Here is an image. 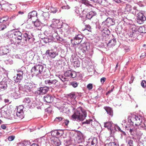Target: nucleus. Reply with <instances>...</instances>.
<instances>
[{
	"mask_svg": "<svg viewBox=\"0 0 146 146\" xmlns=\"http://www.w3.org/2000/svg\"><path fill=\"white\" fill-rule=\"evenodd\" d=\"M74 140L75 141V143H74V145L76 144L80 143H82L83 140V136L82 134L80 133L77 135L75 139H74Z\"/></svg>",
	"mask_w": 146,
	"mask_h": 146,
	"instance_id": "obj_20",
	"label": "nucleus"
},
{
	"mask_svg": "<svg viewBox=\"0 0 146 146\" xmlns=\"http://www.w3.org/2000/svg\"><path fill=\"white\" fill-rule=\"evenodd\" d=\"M49 88L46 86L43 87H40L38 88L37 90L36 91L35 93L39 95H43L46 94L49 90Z\"/></svg>",
	"mask_w": 146,
	"mask_h": 146,
	"instance_id": "obj_6",
	"label": "nucleus"
},
{
	"mask_svg": "<svg viewBox=\"0 0 146 146\" xmlns=\"http://www.w3.org/2000/svg\"><path fill=\"white\" fill-rule=\"evenodd\" d=\"M75 14L77 16H78L80 15V12L78 10V8L75 7Z\"/></svg>",
	"mask_w": 146,
	"mask_h": 146,
	"instance_id": "obj_59",
	"label": "nucleus"
},
{
	"mask_svg": "<svg viewBox=\"0 0 146 146\" xmlns=\"http://www.w3.org/2000/svg\"><path fill=\"white\" fill-rule=\"evenodd\" d=\"M11 5L8 3H5L1 4V10H3L5 11H7L9 10L10 6Z\"/></svg>",
	"mask_w": 146,
	"mask_h": 146,
	"instance_id": "obj_29",
	"label": "nucleus"
},
{
	"mask_svg": "<svg viewBox=\"0 0 146 146\" xmlns=\"http://www.w3.org/2000/svg\"><path fill=\"white\" fill-rule=\"evenodd\" d=\"M12 27L14 28L12 30V31L14 30H18L19 28L17 25L15 23L13 24Z\"/></svg>",
	"mask_w": 146,
	"mask_h": 146,
	"instance_id": "obj_62",
	"label": "nucleus"
},
{
	"mask_svg": "<svg viewBox=\"0 0 146 146\" xmlns=\"http://www.w3.org/2000/svg\"><path fill=\"white\" fill-rule=\"evenodd\" d=\"M80 17L81 18V20L82 21H83L82 23L84 24V25H85V23H84V22L87 19L86 18V16L85 17L84 16L81 15L80 16Z\"/></svg>",
	"mask_w": 146,
	"mask_h": 146,
	"instance_id": "obj_52",
	"label": "nucleus"
},
{
	"mask_svg": "<svg viewBox=\"0 0 146 146\" xmlns=\"http://www.w3.org/2000/svg\"><path fill=\"white\" fill-rule=\"evenodd\" d=\"M88 44L87 43H85L83 44L82 45L78 48L79 50V52L80 54H85L86 52L88 51V48H89V46Z\"/></svg>",
	"mask_w": 146,
	"mask_h": 146,
	"instance_id": "obj_7",
	"label": "nucleus"
},
{
	"mask_svg": "<svg viewBox=\"0 0 146 146\" xmlns=\"http://www.w3.org/2000/svg\"><path fill=\"white\" fill-rule=\"evenodd\" d=\"M33 23L34 24L35 26L36 27H39L41 23H42V20L41 22L39 21L38 20H36L35 21H32Z\"/></svg>",
	"mask_w": 146,
	"mask_h": 146,
	"instance_id": "obj_40",
	"label": "nucleus"
},
{
	"mask_svg": "<svg viewBox=\"0 0 146 146\" xmlns=\"http://www.w3.org/2000/svg\"><path fill=\"white\" fill-rule=\"evenodd\" d=\"M82 1L81 3L83 4H84L85 5H86L87 6H90L91 7L92 6V5L90 4L89 2L87 0H81Z\"/></svg>",
	"mask_w": 146,
	"mask_h": 146,
	"instance_id": "obj_44",
	"label": "nucleus"
},
{
	"mask_svg": "<svg viewBox=\"0 0 146 146\" xmlns=\"http://www.w3.org/2000/svg\"><path fill=\"white\" fill-rule=\"evenodd\" d=\"M64 76L66 77L74 78L76 76V74L74 72L70 70H68L64 73Z\"/></svg>",
	"mask_w": 146,
	"mask_h": 146,
	"instance_id": "obj_18",
	"label": "nucleus"
},
{
	"mask_svg": "<svg viewBox=\"0 0 146 146\" xmlns=\"http://www.w3.org/2000/svg\"><path fill=\"white\" fill-rule=\"evenodd\" d=\"M128 130L129 131L131 134L132 135H133L135 133L136 131L135 130V129H131V128H130L129 129H128Z\"/></svg>",
	"mask_w": 146,
	"mask_h": 146,
	"instance_id": "obj_49",
	"label": "nucleus"
},
{
	"mask_svg": "<svg viewBox=\"0 0 146 146\" xmlns=\"http://www.w3.org/2000/svg\"><path fill=\"white\" fill-rule=\"evenodd\" d=\"M64 118H62L60 117H56L55 119V120L56 121H62H62L63 120V119H64Z\"/></svg>",
	"mask_w": 146,
	"mask_h": 146,
	"instance_id": "obj_57",
	"label": "nucleus"
},
{
	"mask_svg": "<svg viewBox=\"0 0 146 146\" xmlns=\"http://www.w3.org/2000/svg\"><path fill=\"white\" fill-rule=\"evenodd\" d=\"M51 133L52 136L54 137L56 136H61L63 134L62 131H59L58 130H54L51 132Z\"/></svg>",
	"mask_w": 146,
	"mask_h": 146,
	"instance_id": "obj_27",
	"label": "nucleus"
},
{
	"mask_svg": "<svg viewBox=\"0 0 146 146\" xmlns=\"http://www.w3.org/2000/svg\"><path fill=\"white\" fill-rule=\"evenodd\" d=\"M50 27L56 29V30H55L56 32H59L61 33H62V32L60 31V29L62 27L61 23L60 22L59 20L56 19H53L52 20V23L50 25Z\"/></svg>",
	"mask_w": 146,
	"mask_h": 146,
	"instance_id": "obj_5",
	"label": "nucleus"
},
{
	"mask_svg": "<svg viewBox=\"0 0 146 146\" xmlns=\"http://www.w3.org/2000/svg\"><path fill=\"white\" fill-rule=\"evenodd\" d=\"M10 51V49L6 46L0 47V55L1 56L7 54Z\"/></svg>",
	"mask_w": 146,
	"mask_h": 146,
	"instance_id": "obj_14",
	"label": "nucleus"
},
{
	"mask_svg": "<svg viewBox=\"0 0 146 146\" xmlns=\"http://www.w3.org/2000/svg\"><path fill=\"white\" fill-rule=\"evenodd\" d=\"M129 122L131 125H133V124H135L140 129H145V125L144 123L142 122V118L140 116H133L131 119L129 120Z\"/></svg>",
	"mask_w": 146,
	"mask_h": 146,
	"instance_id": "obj_1",
	"label": "nucleus"
},
{
	"mask_svg": "<svg viewBox=\"0 0 146 146\" xmlns=\"http://www.w3.org/2000/svg\"><path fill=\"white\" fill-rule=\"evenodd\" d=\"M45 54L46 55H48L50 57L54 58L56 56L58 55V51H54L52 50H48L46 51Z\"/></svg>",
	"mask_w": 146,
	"mask_h": 146,
	"instance_id": "obj_10",
	"label": "nucleus"
},
{
	"mask_svg": "<svg viewBox=\"0 0 146 146\" xmlns=\"http://www.w3.org/2000/svg\"><path fill=\"white\" fill-rule=\"evenodd\" d=\"M62 122L64 123L66 125H68L69 123V121L68 120L65 119L64 118V119H63Z\"/></svg>",
	"mask_w": 146,
	"mask_h": 146,
	"instance_id": "obj_54",
	"label": "nucleus"
},
{
	"mask_svg": "<svg viewBox=\"0 0 146 146\" xmlns=\"http://www.w3.org/2000/svg\"><path fill=\"white\" fill-rule=\"evenodd\" d=\"M23 39L25 40V42H27L29 41V40L32 38V35H29L27 33H25L23 34Z\"/></svg>",
	"mask_w": 146,
	"mask_h": 146,
	"instance_id": "obj_28",
	"label": "nucleus"
},
{
	"mask_svg": "<svg viewBox=\"0 0 146 146\" xmlns=\"http://www.w3.org/2000/svg\"><path fill=\"white\" fill-rule=\"evenodd\" d=\"M83 38V36L82 35L78 34L74 37L73 39L71 40V41L74 42V44H78L81 42Z\"/></svg>",
	"mask_w": 146,
	"mask_h": 146,
	"instance_id": "obj_9",
	"label": "nucleus"
},
{
	"mask_svg": "<svg viewBox=\"0 0 146 146\" xmlns=\"http://www.w3.org/2000/svg\"><path fill=\"white\" fill-rule=\"evenodd\" d=\"M5 62L7 64H11L13 63V61L11 59H9L8 60H6Z\"/></svg>",
	"mask_w": 146,
	"mask_h": 146,
	"instance_id": "obj_64",
	"label": "nucleus"
},
{
	"mask_svg": "<svg viewBox=\"0 0 146 146\" xmlns=\"http://www.w3.org/2000/svg\"><path fill=\"white\" fill-rule=\"evenodd\" d=\"M33 84L31 83H26L24 85V88L27 92L31 91L33 89Z\"/></svg>",
	"mask_w": 146,
	"mask_h": 146,
	"instance_id": "obj_24",
	"label": "nucleus"
},
{
	"mask_svg": "<svg viewBox=\"0 0 146 146\" xmlns=\"http://www.w3.org/2000/svg\"><path fill=\"white\" fill-rule=\"evenodd\" d=\"M23 105L19 106L17 108V111H23Z\"/></svg>",
	"mask_w": 146,
	"mask_h": 146,
	"instance_id": "obj_63",
	"label": "nucleus"
},
{
	"mask_svg": "<svg viewBox=\"0 0 146 146\" xmlns=\"http://www.w3.org/2000/svg\"><path fill=\"white\" fill-rule=\"evenodd\" d=\"M133 125H131V123H130L129 122V120H128V122L127 123V124L125 126V129L127 130L129 129Z\"/></svg>",
	"mask_w": 146,
	"mask_h": 146,
	"instance_id": "obj_53",
	"label": "nucleus"
},
{
	"mask_svg": "<svg viewBox=\"0 0 146 146\" xmlns=\"http://www.w3.org/2000/svg\"><path fill=\"white\" fill-rule=\"evenodd\" d=\"M54 40L53 34L52 36H49L46 37H44L43 39V41L46 43L50 42Z\"/></svg>",
	"mask_w": 146,
	"mask_h": 146,
	"instance_id": "obj_25",
	"label": "nucleus"
},
{
	"mask_svg": "<svg viewBox=\"0 0 146 146\" xmlns=\"http://www.w3.org/2000/svg\"><path fill=\"white\" fill-rule=\"evenodd\" d=\"M13 97L15 99H17L20 97V95L18 92V93L15 92L13 95Z\"/></svg>",
	"mask_w": 146,
	"mask_h": 146,
	"instance_id": "obj_50",
	"label": "nucleus"
},
{
	"mask_svg": "<svg viewBox=\"0 0 146 146\" xmlns=\"http://www.w3.org/2000/svg\"><path fill=\"white\" fill-rule=\"evenodd\" d=\"M31 100L29 98H25L23 101V105H25L27 106L29 105V104Z\"/></svg>",
	"mask_w": 146,
	"mask_h": 146,
	"instance_id": "obj_37",
	"label": "nucleus"
},
{
	"mask_svg": "<svg viewBox=\"0 0 146 146\" xmlns=\"http://www.w3.org/2000/svg\"><path fill=\"white\" fill-rule=\"evenodd\" d=\"M8 37L10 38V42L9 43L10 44H15L16 42L17 43V39L14 36L12 33H9L7 35Z\"/></svg>",
	"mask_w": 146,
	"mask_h": 146,
	"instance_id": "obj_13",
	"label": "nucleus"
},
{
	"mask_svg": "<svg viewBox=\"0 0 146 146\" xmlns=\"http://www.w3.org/2000/svg\"><path fill=\"white\" fill-rule=\"evenodd\" d=\"M9 17L7 15H5L2 16L0 18V23H9L8 21Z\"/></svg>",
	"mask_w": 146,
	"mask_h": 146,
	"instance_id": "obj_31",
	"label": "nucleus"
},
{
	"mask_svg": "<svg viewBox=\"0 0 146 146\" xmlns=\"http://www.w3.org/2000/svg\"><path fill=\"white\" fill-rule=\"evenodd\" d=\"M72 62H74V66L78 67L80 66V63L78 59H76Z\"/></svg>",
	"mask_w": 146,
	"mask_h": 146,
	"instance_id": "obj_42",
	"label": "nucleus"
},
{
	"mask_svg": "<svg viewBox=\"0 0 146 146\" xmlns=\"http://www.w3.org/2000/svg\"><path fill=\"white\" fill-rule=\"evenodd\" d=\"M111 138H113L112 137H110L108 139L105 141V146H117V145L114 142L110 141Z\"/></svg>",
	"mask_w": 146,
	"mask_h": 146,
	"instance_id": "obj_23",
	"label": "nucleus"
},
{
	"mask_svg": "<svg viewBox=\"0 0 146 146\" xmlns=\"http://www.w3.org/2000/svg\"><path fill=\"white\" fill-rule=\"evenodd\" d=\"M49 13L45 12L43 13L42 16H41L42 23L45 25L46 24V20L49 18Z\"/></svg>",
	"mask_w": 146,
	"mask_h": 146,
	"instance_id": "obj_17",
	"label": "nucleus"
},
{
	"mask_svg": "<svg viewBox=\"0 0 146 146\" xmlns=\"http://www.w3.org/2000/svg\"><path fill=\"white\" fill-rule=\"evenodd\" d=\"M13 35L17 39V43H20L23 40L22 33L19 31H16L13 33Z\"/></svg>",
	"mask_w": 146,
	"mask_h": 146,
	"instance_id": "obj_11",
	"label": "nucleus"
},
{
	"mask_svg": "<svg viewBox=\"0 0 146 146\" xmlns=\"http://www.w3.org/2000/svg\"><path fill=\"white\" fill-rule=\"evenodd\" d=\"M74 52H73V54H72L71 57L70 59V61L72 62L74 60H75L76 59H77L76 57V54L74 51Z\"/></svg>",
	"mask_w": 146,
	"mask_h": 146,
	"instance_id": "obj_43",
	"label": "nucleus"
},
{
	"mask_svg": "<svg viewBox=\"0 0 146 146\" xmlns=\"http://www.w3.org/2000/svg\"><path fill=\"white\" fill-rule=\"evenodd\" d=\"M54 33H53V36L54 38H56L59 42L63 43L64 42V39L60 37L58 35V34L60 32H56L55 31H54Z\"/></svg>",
	"mask_w": 146,
	"mask_h": 146,
	"instance_id": "obj_22",
	"label": "nucleus"
},
{
	"mask_svg": "<svg viewBox=\"0 0 146 146\" xmlns=\"http://www.w3.org/2000/svg\"><path fill=\"white\" fill-rule=\"evenodd\" d=\"M127 10L128 11H130L131 9V7L129 5H127L126 7Z\"/></svg>",
	"mask_w": 146,
	"mask_h": 146,
	"instance_id": "obj_61",
	"label": "nucleus"
},
{
	"mask_svg": "<svg viewBox=\"0 0 146 146\" xmlns=\"http://www.w3.org/2000/svg\"><path fill=\"white\" fill-rule=\"evenodd\" d=\"M92 122H93L92 120V119H89V120H86V121H84L83 122V124H90L91 122L92 123Z\"/></svg>",
	"mask_w": 146,
	"mask_h": 146,
	"instance_id": "obj_55",
	"label": "nucleus"
},
{
	"mask_svg": "<svg viewBox=\"0 0 146 146\" xmlns=\"http://www.w3.org/2000/svg\"><path fill=\"white\" fill-rule=\"evenodd\" d=\"M5 82L7 85V84H8L10 85H11L12 84L13 81L11 80L8 79L6 82Z\"/></svg>",
	"mask_w": 146,
	"mask_h": 146,
	"instance_id": "obj_60",
	"label": "nucleus"
},
{
	"mask_svg": "<svg viewBox=\"0 0 146 146\" xmlns=\"http://www.w3.org/2000/svg\"><path fill=\"white\" fill-rule=\"evenodd\" d=\"M102 32L103 35H104V34L108 35L110 33V31L109 29L107 28H105L103 30H102Z\"/></svg>",
	"mask_w": 146,
	"mask_h": 146,
	"instance_id": "obj_38",
	"label": "nucleus"
},
{
	"mask_svg": "<svg viewBox=\"0 0 146 146\" xmlns=\"http://www.w3.org/2000/svg\"><path fill=\"white\" fill-rule=\"evenodd\" d=\"M116 44V41L115 39L113 38L107 44V46L109 47H111L113 46H114Z\"/></svg>",
	"mask_w": 146,
	"mask_h": 146,
	"instance_id": "obj_33",
	"label": "nucleus"
},
{
	"mask_svg": "<svg viewBox=\"0 0 146 146\" xmlns=\"http://www.w3.org/2000/svg\"><path fill=\"white\" fill-rule=\"evenodd\" d=\"M44 66L41 65H35L31 69L32 75L36 76H44L46 74Z\"/></svg>",
	"mask_w": 146,
	"mask_h": 146,
	"instance_id": "obj_3",
	"label": "nucleus"
},
{
	"mask_svg": "<svg viewBox=\"0 0 146 146\" xmlns=\"http://www.w3.org/2000/svg\"><path fill=\"white\" fill-rule=\"evenodd\" d=\"M23 142L24 146H31V145L29 141H24Z\"/></svg>",
	"mask_w": 146,
	"mask_h": 146,
	"instance_id": "obj_48",
	"label": "nucleus"
},
{
	"mask_svg": "<svg viewBox=\"0 0 146 146\" xmlns=\"http://www.w3.org/2000/svg\"><path fill=\"white\" fill-rule=\"evenodd\" d=\"M70 84L74 88H76L78 86V83L76 82L73 81L70 82Z\"/></svg>",
	"mask_w": 146,
	"mask_h": 146,
	"instance_id": "obj_47",
	"label": "nucleus"
},
{
	"mask_svg": "<svg viewBox=\"0 0 146 146\" xmlns=\"http://www.w3.org/2000/svg\"><path fill=\"white\" fill-rule=\"evenodd\" d=\"M102 23L103 24H106V25L108 26L113 25L115 24L114 20L109 17L105 21L103 22Z\"/></svg>",
	"mask_w": 146,
	"mask_h": 146,
	"instance_id": "obj_19",
	"label": "nucleus"
},
{
	"mask_svg": "<svg viewBox=\"0 0 146 146\" xmlns=\"http://www.w3.org/2000/svg\"><path fill=\"white\" fill-rule=\"evenodd\" d=\"M75 94H74L70 93L68 95V98L72 99H75Z\"/></svg>",
	"mask_w": 146,
	"mask_h": 146,
	"instance_id": "obj_51",
	"label": "nucleus"
},
{
	"mask_svg": "<svg viewBox=\"0 0 146 146\" xmlns=\"http://www.w3.org/2000/svg\"><path fill=\"white\" fill-rule=\"evenodd\" d=\"M141 86L143 88H145L146 87V81L145 80H143L141 82Z\"/></svg>",
	"mask_w": 146,
	"mask_h": 146,
	"instance_id": "obj_56",
	"label": "nucleus"
},
{
	"mask_svg": "<svg viewBox=\"0 0 146 146\" xmlns=\"http://www.w3.org/2000/svg\"><path fill=\"white\" fill-rule=\"evenodd\" d=\"M9 23H1L0 24V31H3L6 29L9 26Z\"/></svg>",
	"mask_w": 146,
	"mask_h": 146,
	"instance_id": "obj_36",
	"label": "nucleus"
},
{
	"mask_svg": "<svg viewBox=\"0 0 146 146\" xmlns=\"http://www.w3.org/2000/svg\"><path fill=\"white\" fill-rule=\"evenodd\" d=\"M111 122L108 121L104 123V126L107 127L108 129H111L112 125Z\"/></svg>",
	"mask_w": 146,
	"mask_h": 146,
	"instance_id": "obj_35",
	"label": "nucleus"
},
{
	"mask_svg": "<svg viewBox=\"0 0 146 146\" xmlns=\"http://www.w3.org/2000/svg\"><path fill=\"white\" fill-rule=\"evenodd\" d=\"M54 144L57 146H59L61 144V142L60 140L56 137V139H54L53 140Z\"/></svg>",
	"mask_w": 146,
	"mask_h": 146,
	"instance_id": "obj_41",
	"label": "nucleus"
},
{
	"mask_svg": "<svg viewBox=\"0 0 146 146\" xmlns=\"http://www.w3.org/2000/svg\"><path fill=\"white\" fill-rule=\"evenodd\" d=\"M96 15V12L94 11H91L87 13L86 15V18L87 19L91 20L92 17Z\"/></svg>",
	"mask_w": 146,
	"mask_h": 146,
	"instance_id": "obj_26",
	"label": "nucleus"
},
{
	"mask_svg": "<svg viewBox=\"0 0 146 146\" xmlns=\"http://www.w3.org/2000/svg\"><path fill=\"white\" fill-rule=\"evenodd\" d=\"M54 99V97L51 95L47 94L43 98L44 101L46 103H50L53 102Z\"/></svg>",
	"mask_w": 146,
	"mask_h": 146,
	"instance_id": "obj_16",
	"label": "nucleus"
},
{
	"mask_svg": "<svg viewBox=\"0 0 146 146\" xmlns=\"http://www.w3.org/2000/svg\"><path fill=\"white\" fill-rule=\"evenodd\" d=\"M0 113L5 118H7L9 116V110L6 107L1 108Z\"/></svg>",
	"mask_w": 146,
	"mask_h": 146,
	"instance_id": "obj_15",
	"label": "nucleus"
},
{
	"mask_svg": "<svg viewBox=\"0 0 146 146\" xmlns=\"http://www.w3.org/2000/svg\"><path fill=\"white\" fill-rule=\"evenodd\" d=\"M7 84L4 81H3L0 82V90H4L7 88Z\"/></svg>",
	"mask_w": 146,
	"mask_h": 146,
	"instance_id": "obj_34",
	"label": "nucleus"
},
{
	"mask_svg": "<svg viewBox=\"0 0 146 146\" xmlns=\"http://www.w3.org/2000/svg\"><path fill=\"white\" fill-rule=\"evenodd\" d=\"M87 113L86 111L81 107H79L75 110L72 117L77 121H83L86 117Z\"/></svg>",
	"mask_w": 146,
	"mask_h": 146,
	"instance_id": "obj_2",
	"label": "nucleus"
},
{
	"mask_svg": "<svg viewBox=\"0 0 146 146\" xmlns=\"http://www.w3.org/2000/svg\"><path fill=\"white\" fill-rule=\"evenodd\" d=\"M25 68L23 67H21L20 68L16 70L17 72L16 76H14L13 80L16 82H20L23 78V75L25 72Z\"/></svg>",
	"mask_w": 146,
	"mask_h": 146,
	"instance_id": "obj_4",
	"label": "nucleus"
},
{
	"mask_svg": "<svg viewBox=\"0 0 146 146\" xmlns=\"http://www.w3.org/2000/svg\"><path fill=\"white\" fill-rule=\"evenodd\" d=\"M90 143L92 146H95L97 143V139L96 137H94L91 141Z\"/></svg>",
	"mask_w": 146,
	"mask_h": 146,
	"instance_id": "obj_39",
	"label": "nucleus"
},
{
	"mask_svg": "<svg viewBox=\"0 0 146 146\" xmlns=\"http://www.w3.org/2000/svg\"><path fill=\"white\" fill-rule=\"evenodd\" d=\"M37 16V13L36 11H33L29 13L28 15V17L29 19H32Z\"/></svg>",
	"mask_w": 146,
	"mask_h": 146,
	"instance_id": "obj_30",
	"label": "nucleus"
},
{
	"mask_svg": "<svg viewBox=\"0 0 146 146\" xmlns=\"http://www.w3.org/2000/svg\"><path fill=\"white\" fill-rule=\"evenodd\" d=\"M104 108L109 115L111 117L113 116V111L111 108L109 107H104Z\"/></svg>",
	"mask_w": 146,
	"mask_h": 146,
	"instance_id": "obj_32",
	"label": "nucleus"
},
{
	"mask_svg": "<svg viewBox=\"0 0 146 146\" xmlns=\"http://www.w3.org/2000/svg\"><path fill=\"white\" fill-rule=\"evenodd\" d=\"M14 118L16 119H21L24 118V116L23 114V111H18L15 115H14Z\"/></svg>",
	"mask_w": 146,
	"mask_h": 146,
	"instance_id": "obj_21",
	"label": "nucleus"
},
{
	"mask_svg": "<svg viewBox=\"0 0 146 146\" xmlns=\"http://www.w3.org/2000/svg\"><path fill=\"white\" fill-rule=\"evenodd\" d=\"M137 15V22L139 24L143 23L144 21L146 20V17L141 13H138Z\"/></svg>",
	"mask_w": 146,
	"mask_h": 146,
	"instance_id": "obj_12",
	"label": "nucleus"
},
{
	"mask_svg": "<svg viewBox=\"0 0 146 146\" xmlns=\"http://www.w3.org/2000/svg\"><path fill=\"white\" fill-rule=\"evenodd\" d=\"M127 142H128V146H134L133 141L131 139H128L126 141Z\"/></svg>",
	"mask_w": 146,
	"mask_h": 146,
	"instance_id": "obj_45",
	"label": "nucleus"
},
{
	"mask_svg": "<svg viewBox=\"0 0 146 146\" xmlns=\"http://www.w3.org/2000/svg\"><path fill=\"white\" fill-rule=\"evenodd\" d=\"M58 77L60 79V80L63 82H64L66 81V78L65 77H64V76L62 75H59Z\"/></svg>",
	"mask_w": 146,
	"mask_h": 146,
	"instance_id": "obj_58",
	"label": "nucleus"
},
{
	"mask_svg": "<svg viewBox=\"0 0 146 146\" xmlns=\"http://www.w3.org/2000/svg\"><path fill=\"white\" fill-rule=\"evenodd\" d=\"M58 83V81L56 79L47 80L45 81V84L49 86L52 89H54L56 87V85Z\"/></svg>",
	"mask_w": 146,
	"mask_h": 146,
	"instance_id": "obj_8",
	"label": "nucleus"
},
{
	"mask_svg": "<svg viewBox=\"0 0 146 146\" xmlns=\"http://www.w3.org/2000/svg\"><path fill=\"white\" fill-rule=\"evenodd\" d=\"M87 30L88 31L91 32L92 29L90 25H85V28L83 30V31Z\"/></svg>",
	"mask_w": 146,
	"mask_h": 146,
	"instance_id": "obj_46",
	"label": "nucleus"
}]
</instances>
